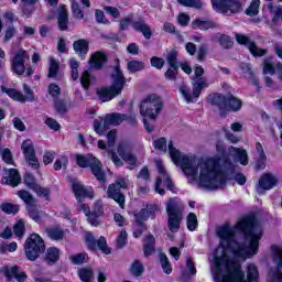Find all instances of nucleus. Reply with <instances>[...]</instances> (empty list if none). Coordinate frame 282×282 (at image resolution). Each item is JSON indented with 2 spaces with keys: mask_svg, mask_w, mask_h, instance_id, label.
<instances>
[{
  "mask_svg": "<svg viewBox=\"0 0 282 282\" xmlns=\"http://www.w3.org/2000/svg\"><path fill=\"white\" fill-rule=\"evenodd\" d=\"M167 151L174 164L181 166L184 175L189 183L198 182L202 188H224L226 178L235 180L237 184L243 186L246 176L235 173L237 165L230 160H217L213 158H197L195 155H182L180 150L173 145L172 141L167 143Z\"/></svg>",
  "mask_w": 282,
  "mask_h": 282,
  "instance_id": "obj_1",
  "label": "nucleus"
},
{
  "mask_svg": "<svg viewBox=\"0 0 282 282\" xmlns=\"http://www.w3.org/2000/svg\"><path fill=\"white\" fill-rule=\"evenodd\" d=\"M112 85L110 87L100 88L97 90V94L102 102H109L116 96H120L122 94V89H124V75L122 74V69L120 66H115L111 74Z\"/></svg>",
  "mask_w": 282,
  "mask_h": 282,
  "instance_id": "obj_2",
  "label": "nucleus"
},
{
  "mask_svg": "<svg viewBox=\"0 0 282 282\" xmlns=\"http://www.w3.org/2000/svg\"><path fill=\"white\" fill-rule=\"evenodd\" d=\"M194 74L195 76L192 80V85H193L192 93H191V88H188L187 86L180 87V91L184 100H186V102L188 104L197 102V98L202 96V89H206V87H208V80L202 77L204 76V68L202 66H196Z\"/></svg>",
  "mask_w": 282,
  "mask_h": 282,
  "instance_id": "obj_3",
  "label": "nucleus"
},
{
  "mask_svg": "<svg viewBox=\"0 0 282 282\" xmlns=\"http://www.w3.org/2000/svg\"><path fill=\"white\" fill-rule=\"evenodd\" d=\"M167 214V227L171 232H177L184 219V203L180 198H170L165 203Z\"/></svg>",
  "mask_w": 282,
  "mask_h": 282,
  "instance_id": "obj_4",
  "label": "nucleus"
},
{
  "mask_svg": "<svg viewBox=\"0 0 282 282\" xmlns=\"http://www.w3.org/2000/svg\"><path fill=\"white\" fill-rule=\"evenodd\" d=\"M164 100L158 94L145 96L140 104V115L148 120H158V116L162 113Z\"/></svg>",
  "mask_w": 282,
  "mask_h": 282,
  "instance_id": "obj_5",
  "label": "nucleus"
},
{
  "mask_svg": "<svg viewBox=\"0 0 282 282\" xmlns=\"http://www.w3.org/2000/svg\"><path fill=\"white\" fill-rule=\"evenodd\" d=\"M24 252L29 261H36L45 252V241L37 234H32L25 241Z\"/></svg>",
  "mask_w": 282,
  "mask_h": 282,
  "instance_id": "obj_6",
  "label": "nucleus"
},
{
  "mask_svg": "<svg viewBox=\"0 0 282 282\" xmlns=\"http://www.w3.org/2000/svg\"><path fill=\"white\" fill-rule=\"evenodd\" d=\"M75 160L78 166H80V169H87V166H89L96 180H98L99 182H105V172L102 171L100 161H98V159H96L94 155L76 154Z\"/></svg>",
  "mask_w": 282,
  "mask_h": 282,
  "instance_id": "obj_7",
  "label": "nucleus"
},
{
  "mask_svg": "<svg viewBox=\"0 0 282 282\" xmlns=\"http://www.w3.org/2000/svg\"><path fill=\"white\" fill-rule=\"evenodd\" d=\"M120 188H129V178H117L115 183L109 185L107 196L119 204L120 208H124V195L120 192Z\"/></svg>",
  "mask_w": 282,
  "mask_h": 282,
  "instance_id": "obj_8",
  "label": "nucleus"
},
{
  "mask_svg": "<svg viewBox=\"0 0 282 282\" xmlns=\"http://www.w3.org/2000/svg\"><path fill=\"white\" fill-rule=\"evenodd\" d=\"M212 6L220 14H239V12L243 11L239 0H212Z\"/></svg>",
  "mask_w": 282,
  "mask_h": 282,
  "instance_id": "obj_9",
  "label": "nucleus"
},
{
  "mask_svg": "<svg viewBox=\"0 0 282 282\" xmlns=\"http://www.w3.org/2000/svg\"><path fill=\"white\" fill-rule=\"evenodd\" d=\"M155 165L158 169L159 176L156 178L155 183V192L159 193V195H164L166 192L163 186H166L169 191H173V181L171 180V175H169V172H166V169H164V163H162L161 160H155Z\"/></svg>",
  "mask_w": 282,
  "mask_h": 282,
  "instance_id": "obj_10",
  "label": "nucleus"
},
{
  "mask_svg": "<svg viewBox=\"0 0 282 282\" xmlns=\"http://www.w3.org/2000/svg\"><path fill=\"white\" fill-rule=\"evenodd\" d=\"M30 61V54L28 51L20 48L11 53V69L17 76H23L25 74V62Z\"/></svg>",
  "mask_w": 282,
  "mask_h": 282,
  "instance_id": "obj_11",
  "label": "nucleus"
},
{
  "mask_svg": "<svg viewBox=\"0 0 282 282\" xmlns=\"http://www.w3.org/2000/svg\"><path fill=\"white\" fill-rule=\"evenodd\" d=\"M2 91L7 94L9 98H12V100H17V102H33L34 100V91L26 84H23V91L25 96L14 88L2 87Z\"/></svg>",
  "mask_w": 282,
  "mask_h": 282,
  "instance_id": "obj_12",
  "label": "nucleus"
},
{
  "mask_svg": "<svg viewBox=\"0 0 282 282\" xmlns=\"http://www.w3.org/2000/svg\"><path fill=\"white\" fill-rule=\"evenodd\" d=\"M271 250L273 252L272 260L276 267V270L271 272V282H282V249L276 246H272Z\"/></svg>",
  "mask_w": 282,
  "mask_h": 282,
  "instance_id": "obj_13",
  "label": "nucleus"
},
{
  "mask_svg": "<svg viewBox=\"0 0 282 282\" xmlns=\"http://www.w3.org/2000/svg\"><path fill=\"white\" fill-rule=\"evenodd\" d=\"M22 151L30 166H32V169H39V159H36V151L34 150L32 140L26 139L22 142Z\"/></svg>",
  "mask_w": 282,
  "mask_h": 282,
  "instance_id": "obj_14",
  "label": "nucleus"
},
{
  "mask_svg": "<svg viewBox=\"0 0 282 282\" xmlns=\"http://www.w3.org/2000/svg\"><path fill=\"white\" fill-rule=\"evenodd\" d=\"M276 184H279V178L274 174L264 173L259 180L257 193L263 195V191H272Z\"/></svg>",
  "mask_w": 282,
  "mask_h": 282,
  "instance_id": "obj_15",
  "label": "nucleus"
},
{
  "mask_svg": "<svg viewBox=\"0 0 282 282\" xmlns=\"http://www.w3.org/2000/svg\"><path fill=\"white\" fill-rule=\"evenodd\" d=\"M235 39L237 43H239V45H245L246 47H248L252 56H265L267 51L258 47V45L254 42L250 41L248 36L236 33Z\"/></svg>",
  "mask_w": 282,
  "mask_h": 282,
  "instance_id": "obj_16",
  "label": "nucleus"
},
{
  "mask_svg": "<svg viewBox=\"0 0 282 282\" xmlns=\"http://www.w3.org/2000/svg\"><path fill=\"white\" fill-rule=\"evenodd\" d=\"M130 122L133 124L135 122V115H122V113H111L107 115L105 118V127H109L113 124L118 127V124H122V122Z\"/></svg>",
  "mask_w": 282,
  "mask_h": 282,
  "instance_id": "obj_17",
  "label": "nucleus"
},
{
  "mask_svg": "<svg viewBox=\"0 0 282 282\" xmlns=\"http://www.w3.org/2000/svg\"><path fill=\"white\" fill-rule=\"evenodd\" d=\"M117 151L121 160H123V162H127L128 164H131V166H133L138 162V159L135 158V155H133V147L131 145V143H120Z\"/></svg>",
  "mask_w": 282,
  "mask_h": 282,
  "instance_id": "obj_18",
  "label": "nucleus"
},
{
  "mask_svg": "<svg viewBox=\"0 0 282 282\" xmlns=\"http://www.w3.org/2000/svg\"><path fill=\"white\" fill-rule=\"evenodd\" d=\"M24 184L31 188L32 191H34L36 193V195H39V197H44L45 199H48L50 197V189L42 187L41 185L36 184V180L34 178V176H32V174L26 173L24 175Z\"/></svg>",
  "mask_w": 282,
  "mask_h": 282,
  "instance_id": "obj_19",
  "label": "nucleus"
},
{
  "mask_svg": "<svg viewBox=\"0 0 282 282\" xmlns=\"http://www.w3.org/2000/svg\"><path fill=\"white\" fill-rule=\"evenodd\" d=\"M86 243L90 250H96V246H97V248H99V250H101L104 254H111V249H109V247L107 246V239H105V237H100L96 241V239L91 234H87Z\"/></svg>",
  "mask_w": 282,
  "mask_h": 282,
  "instance_id": "obj_20",
  "label": "nucleus"
},
{
  "mask_svg": "<svg viewBox=\"0 0 282 282\" xmlns=\"http://www.w3.org/2000/svg\"><path fill=\"white\" fill-rule=\"evenodd\" d=\"M72 189H73V193H74L77 202H83V199H85V197H89L90 199L94 198V192H91V189L85 187V185H83V183H80L78 181H74L72 183Z\"/></svg>",
  "mask_w": 282,
  "mask_h": 282,
  "instance_id": "obj_21",
  "label": "nucleus"
},
{
  "mask_svg": "<svg viewBox=\"0 0 282 282\" xmlns=\"http://www.w3.org/2000/svg\"><path fill=\"white\" fill-rule=\"evenodd\" d=\"M108 58H109V55L106 52L97 51L91 53L88 63L93 69H102Z\"/></svg>",
  "mask_w": 282,
  "mask_h": 282,
  "instance_id": "obj_22",
  "label": "nucleus"
},
{
  "mask_svg": "<svg viewBox=\"0 0 282 282\" xmlns=\"http://www.w3.org/2000/svg\"><path fill=\"white\" fill-rule=\"evenodd\" d=\"M132 28L135 32H140V34H142L147 40L153 36V31L151 30V26H149V24H147V21H144V19L142 18L132 21Z\"/></svg>",
  "mask_w": 282,
  "mask_h": 282,
  "instance_id": "obj_23",
  "label": "nucleus"
},
{
  "mask_svg": "<svg viewBox=\"0 0 282 282\" xmlns=\"http://www.w3.org/2000/svg\"><path fill=\"white\" fill-rule=\"evenodd\" d=\"M228 154L231 155L236 162L242 164V166H248V152L245 149L231 147L228 149Z\"/></svg>",
  "mask_w": 282,
  "mask_h": 282,
  "instance_id": "obj_24",
  "label": "nucleus"
},
{
  "mask_svg": "<svg viewBox=\"0 0 282 282\" xmlns=\"http://www.w3.org/2000/svg\"><path fill=\"white\" fill-rule=\"evenodd\" d=\"M209 101L215 107H218L221 116H224V111L228 109V97H225L224 95H220V94H215L209 96Z\"/></svg>",
  "mask_w": 282,
  "mask_h": 282,
  "instance_id": "obj_25",
  "label": "nucleus"
},
{
  "mask_svg": "<svg viewBox=\"0 0 282 282\" xmlns=\"http://www.w3.org/2000/svg\"><path fill=\"white\" fill-rule=\"evenodd\" d=\"M57 23L58 29L62 30V32H65L67 25H69V15L67 14V7L65 4H62L58 8Z\"/></svg>",
  "mask_w": 282,
  "mask_h": 282,
  "instance_id": "obj_26",
  "label": "nucleus"
},
{
  "mask_svg": "<svg viewBox=\"0 0 282 282\" xmlns=\"http://www.w3.org/2000/svg\"><path fill=\"white\" fill-rule=\"evenodd\" d=\"M73 48L80 58H85L89 53V42L85 39L77 40L74 42Z\"/></svg>",
  "mask_w": 282,
  "mask_h": 282,
  "instance_id": "obj_27",
  "label": "nucleus"
},
{
  "mask_svg": "<svg viewBox=\"0 0 282 282\" xmlns=\"http://www.w3.org/2000/svg\"><path fill=\"white\" fill-rule=\"evenodd\" d=\"M58 259H61V251L58 250V248L50 247L45 252L44 261H46V263H48L50 265H54V263H56Z\"/></svg>",
  "mask_w": 282,
  "mask_h": 282,
  "instance_id": "obj_28",
  "label": "nucleus"
},
{
  "mask_svg": "<svg viewBox=\"0 0 282 282\" xmlns=\"http://www.w3.org/2000/svg\"><path fill=\"white\" fill-rule=\"evenodd\" d=\"M143 252L144 257H151L155 252V237L149 235L143 241Z\"/></svg>",
  "mask_w": 282,
  "mask_h": 282,
  "instance_id": "obj_29",
  "label": "nucleus"
},
{
  "mask_svg": "<svg viewBox=\"0 0 282 282\" xmlns=\"http://www.w3.org/2000/svg\"><path fill=\"white\" fill-rule=\"evenodd\" d=\"M193 30H213V28H217V23L213 21H206V20H194L192 22Z\"/></svg>",
  "mask_w": 282,
  "mask_h": 282,
  "instance_id": "obj_30",
  "label": "nucleus"
},
{
  "mask_svg": "<svg viewBox=\"0 0 282 282\" xmlns=\"http://www.w3.org/2000/svg\"><path fill=\"white\" fill-rule=\"evenodd\" d=\"M256 150L259 155V160L256 164V169L257 171H261L265 169V161L268 160V158L265 156V152L263 151V145L261 143L259 142L256 143Z\"/></svg>",
  "mask_w": 282,
  "mask_h": 282,
  "instance_id": "obj_31",
  "label": "nucleus"
},
{
  "mask_svg": "<svg viewBox=\"0 0 282 282\" xmlns=\"http://www.w3.org/2000/svg\"><path fill=\"white\" fill-rule=\"evenodd\" d=\"M242 102L239 98L229 95L227 97V108L226 111H239L241 109Z\"/></svg>",
  "mask_w": 282,
  "mask_h": 282,
  "instance_id": "obj_32",
  "label": "nucleus"
},
{
  "mask_svg": "<svg viewBox=\"0 0 282 282\" xmlns=\"http://www.w3.org/2000/svg\"><path fill=\"white\" fill-rule=\"evenodd\" d=\"M46 234L53 241H61L65 237V231L58 228H50L46 230Z\"/></svg>",
  "mask_w": 282,
  "mask_h": 282,
  "instance_id": "obj_33",
  "label": "nucleus"
},
{
  "mask_svg": "<svg viewBox=\"0 0 282 282\" xmlns=\"http://www.w3.org/2000/svg\"><path fill=\"white\" fill-rule=\"evenodd\" d=\"M0 209L7 215H17V213L20 210V206L12 203H2L0 204Z\"/></svg>",
  "mask_w": 282,
  "mask_h": 282,
  "instance_id": "obj_34",
  "label": "nucleus"
},
{
  "mask_svg": "<svg viewBox=\"0 0 282 282\" xmlns=\"http://www.w3.org/2000/svg\"><path fill=\"white\" fill-rule=\"evenodd\" d=\"M147 67V65L144 64V62H140V61H130L127 64V68L128 70H130L132 74H135V72H142V69H144Z\"/></svg>",
  "mask_w": 282,
  "mask_h": 282,
  "instance_id": "obj_35",
  "label": "nucleus"
},
{
  "mask_svg": "<svg viewBox=\"0 0 282 282\" xmlns=\"http://www.w3.org/2000/svg\"><path fill=\"white\" fill-rule=\"evenodd\" d=\"M130 272L134 276H142L144 274V264L140 260H134L131 264Z\"/></svg>",
  "mask_w": 282,
  "mask_h": 282,
  "instance_id": "obj_36",
  "label": "nucleus"
},
{
  "mask_svg": "<svg viewBox=\"0 0 282 282\" xmlns=\"http://www.w3.org/2000/svg\"><path fill=\"white\" fill-rule=\"evenodd\" d=\"M18 196L26 204V208L33 206V204H36V199H34V197H32V194H30V192L28 191H19Z\"/></svg>",
  "mask_w": 282,
  "mask_h": 282,
  "instance_id": "obj_37",
  "label": "nucleus"
},
{
  "mask_svg": "<svg viewBox=\"0 0 282 282\" xmlns=\"http://www.w3.org/2000/svg\"><path fill=\"white\" fill-rule=\"evenodd\" d=\"M26 210L33 221H36L37 224L41 221V212H39L36 203H33L31 206L26 207Z\"/></svg>",
  "mask_w": 282,
  "mask_h": 282,
  "instance_id": "obj_38",
  "label": "nucleus"
},
{
  "mask_svg": "<svg viewBox=\"0 0 282 282\" xmlns=\"http://www.w3.org/2000/svg\"><path fill=\"white\" fill-rule=\"evenodd\" d=\"M247 279L249 282L257 281L259 279V269L254 263H251L247 268Z\"/></svg>",
  "mask_w": 282,
  "mask_h": 282,
  "instance_id": "obj_39",
  "label": "nucleus"
},
{
  "mask_svg": "<svg viewBox=\"0 0 282 282\" xmlns=\"http://www.w3.org/2000/svg\"><path fill=\"white\" fill-rule=\"evenodd\" d=\"M135 217V221L138 223L137 228H144V221H147V219H150L149 216V212L141 209L139 214L134 215Z\"/></svg>",
  "mask_w": 282,
  "mask_h": 282,
  "instance_id": "obj_40",
  "label": "nucleus"
},
{
  "mask_svg": "<svg viewBox=\"0 0 282 282\" xmlns=\"http://www.w3.org/2000/svg\"><path fill=\"white\" fill-rule=\"evenodd\" d=\"M2 272H3L4 276L8 279V281H12V279L17 278V274L19 272V268L17 265L3 267Z\"/></svg>",
  "mask_w": 282,
  "mask_h": 282,
  "instance_id": "obj_41",
  "label": "nucleus"
},
{
  "mask_svg": "<svg viewBox=\"0 0 282 282\" xmlns=\"http://www.w3.org/2000/svg\"><path fill=\"white\" fill-rule=\"evenodd\" d=\"M159 259L165 274H171V272H173V268L171 267L169 258L164 253H160Z\"/></svg>",
  "mask_w": 282,
  "mask_h": 282,
  "instance_id": "obj_42",
  "label": "nucleus"
},
{
  "mask_svg": "<svg viewBox=\"0 0 282 282\" xmlns=\"http://www.w3.org/2000/svg\"><path fill=\"white\" fill-rule=\"evenodd\" d=\"M259 6H261V0H252L249 8L246 10L248 17H257L259 14Z\"/></svg>",
  "mask_w": 282,
  "mask_h": 282,
  "instance_id": "obj_43",
  "label": "nucleus"
},
{
  "mask_svg": "<svg viewBox=\"0 0 282 282\" xmlns=\"http://www.w3.org/2000/svg\"><path fill=\"white\" fill-rule=\"evenodd\" d=\"M8 182H10V184L13 186H19V182H21V175L19 174V171L14 169H10L9 175H8Z\"/></svg>",
  "mask_w": 282,
  "mask_h": 282,
  "instance_id": "obj_44",
  "label": "nucleus"
},
{
  "mask_svg": "<svg viewBox=\"0 0 282 282\" xmlns=\"http://www.w3.org/2000/svg\"><path fill=\"white\" fill-rule=\"evenodd\" d=\"M263 74L273 76V74H279V66L274 67L271 61L265 59L263 64Z\"/></svg>",
  "mask_w": 282,
  "mask_h": 282,
  "instance_id": "obj_45",
  "label": "nucleus"
},
{
  "mask_svg": "<svg viewBox=\"0 0 282 282\" xmlns=\"http://www.w3.org/2000/svg\"><path fill=\"white\" fill-rule=\"evenodd\" d=\"M79 279L83 282H91V279H94V271L89 268L80 269L79 272Z\"/></svg>",
  "mask_w": 282,
  "mask_h": 282,
  "instance_id": "obj_46",
  "label": "nucleus"
},
{
  "mask_svg": "<svg viewBox=\"0 0 282 282\" xmlns=\"http://www.w3.org/2000/svg\"><path fill=\"white\" fill-rule=\"evenodd\" d=\"M72 12L75 19H79V20L85 19V13L80 9V6L78 4V0H73Z\"/></svg>",
  "mask_w": 282,
  "mask_h": 282,
  "instance_id": "obj_47",
  "label": "nucleus"
},
{
  "mask_svg": "<svg viewBox=\"0 0 282 282\" xmlns=\"http://www.w3.org/2000/svg\"><path fill=\"white\" fill-rule=\"evenodd\" d=\"M56 74H58V62L50 57L48 78H56Z\"/></svg>",
  "mask_w": 282,
  "mask_h": 282,
  "instance_id": "obj_48",
  "label": "nucleus"
},
{
  "mask_svg": "<svg viewBox=\"0 0 282 282\" xmlns=\"http://www.w3.org/2000/svg\"><path fill=\"white\" fill-rule=\"evenodd\" d=\"M13 232L15 237H18L19 239H22L23 235H25V223H23V220L18 221L13 226Z\"/></svg>",
  "mask_w": 282,
  "mask_h": 282,
  "instance_id": "obj_49",
  "label": "nucleus"
},
{
  "mask_svg": "<svg viewBox=\"0 0 282 282\" xmlns=\"http://www.w3.org/2000/svg\"><path fill=\"white\" fill-rule=\"evenodd\" d=\"M269 10L271 14H273V23H279V21L282 19V9L280 7H273L272 4H269Z\"/></svg>",
  "mask_w": 282,
  "mask_h": 282,
  "instance_id": "obj_50",
  "label": "nucleus"
},
{
  "mask_svg": "<svg viewBox=\"0 0 282 282\" xmlns=\"http://www.w3.org/2000/svg\"><path fill=\"white\" fill-rule=\"evenodd\" d=\"M177 2L185 8H196L198 10L203 6L202 0H177Z\"/></svg>",
  "mask_w": 282,
  "mask_h": 282,
  "instance_id": "obj_51",
  "label": "nucleus"
},
{
  "mask_svg": "<svg viewBox=\"0 0 282 282\" xmlns=\"http://www.w3.org/2000/svg\"><path fill=\"white\" fill-rule=\"evenodd\" d=\"M198 226L197 215L195 213H189L187 216V228L193 232Z\"/></svg>",
  "mask_w": 282,
  "mask_h": 282,
  "instance_id": "obj_52",
  "label": "nucleus"
},
{
  "mask_svg": "<svg viewBox=\"0 0 282 282\" xmlns=\"http://www.w3.org/2000/svg\"><path fill=\"white\" fill-rule=\"evenodd\" d=\"M69 261L74 263V265H80L86 263L87 261V253H77L69 257Z\"/></svg>",
  "mask_w": 282,
  "mask_h": 282,
  "instance_id": "obj_53",
  "label": "nucleus"
},
{
  "mask_svg": "<svg viewBox=\"0 0 282 282\" xmlns=\"http://www.w3.org/2000/svg\"><path fill=\"white\" fill-rule=\"evenodd\" d=\"M80 84L84 89H89V85L91 84V75L89 70H84L80 77Z\"/></svg>",
  "mask_w": 282,
  "mask_h": 282,
  "instance_id": "obj_54",
  "label": "nucleus"
},
{
  "mask_svg": "<svg viewBox=\"0 0 282 282\" xmlns=\"http://www.w3.org/2000/svg\"><path fill=\"white\" fill-rule=\"evenodd\" d=\"M153 147L154 149H156V151H161V153H166V138L156 139L153 142Z\"/></svg>",
  "mask_w": 282,
  "mask_h": 282,
  "instance_id": "obj_55",
  "label": "nucleus"
},
{
  "mask_svg": "<svg viewBox=\"0 0 282 282\" xmlns=\"http://www.w3.org/2000/svg\"><path fill=\"white\" fill-rule=\"evenodd\" d=\"M177 69H178V67L170 66V68L164 74L165 79L166 80H177Z\"/></svg>",
  "mask_w": 282,
  "mask_h": 282,
  "instance_id": "obj_56",
  "label": "nucleus"
},
{
  "mask_svg": "<svg viewBox=\"0 0 282 282\" xmlns=\"http://www.w3.org/2000/svg\"><path fill=\"white\" fill-rule=\"evenodd\" d=\"M166 62L169 63L170 67H180L177 65V52L171 51L167 54Z\"/></svg>",
  "mask_w": 282,
  "mask_h": 282,
  "instance_id": "obj_57",
  "label": "nucleus"
},
{
  "mask_svg": "<svg viewBox=\"0 0 282 282\" xmlns=\"http://www.w3.org/2000/svg\"><path fill=\"white\" fill-rule=\"evenodd\" d=\"M219 43L224 50H229V47L232 45V37L228 35H220Z\"/></svg>",
  "mask_w": 282,
  "mask_h": 282,
  "instance_id": "obj_58",
  "label": "nucleus"
},
{
  "mask_svg": "<svg viewBox=\"0 0 282 282\" xmlns=\"http://www.w3.org/2000/svg\"><path fill=\"white\" fill-rule=\"evenodd\" d=\"M150 63L152 65V67H155V69H162V67H164V58L162 57H158V56H153L150 59Z\"/></svg>",
  "mask_w": 282,
  "mask_h": 282,
  "instance_id": "obj_59",
  "label": "nucleus"
},
{
  "mask_svg": "<svg viewBox=\"0 0 282 282\" xmlns=\"http://www.w3.org/2000/svg\"><path fill=\"white\" fill-rule=\"evenodd\" d=\"M14 34H17V29H14V26H8L4 32L3 43H10V40L14 37Z\"/></svg>",
  "mask_w": 282,
  "mask_h": 282,
  "instance_id": "obj_60",
  "label": "nucleus"
},
{
  "mask_svg": "<svg viewBox=\"0 0 282 282\" xmlns=\"http://www.w3.org/2000/svg\"><path fill=\"white\" fill-rule=\"evenodd\" d=\"M127 232L122 230L117 237V248H124L127 246Z\"/></svg>",
  "mask_w": 282,
  "mask_h": 282,
  "instance_id": "obj_61",
  "label": "nucleus"
},
{
  "mask_svg": "<svg viewBox=\"0 0 282 282\" xmlns=\"http://www.w3.org/2000/svg\"><path fill=\"white\" fill-rule=\"evenodd\" d=\"M109 126H105V121L102 124V121L99 120H95L94 122V129L96 131V133H98V135H102V133H105V129H107Z\"/></svg>",
  "mask_w": 282,
  "mask_h": 282,
  "instance_id": "obj_62",
  "label": "nucleus"
},
{
  "mask_svg": "<svg viewBox=\"0 0 282 282\" xmlns=\"http://www.w3.org/2000/svg\"><path fill=\"white\" fill-rule=\"evenodd\" d=\"M133 14L128 15L127 18L122 19L120 22V29L127 30L129 25H133Z\"/></svg>",
  "mask_w": 282,
  "mask_h": 282,
  "instance_id": "obj_63",
  "label": "nucleus"
},
{
  "mask_svg": "<svg viewBox=\"0 0 282 282\" xmlns=\"http://www.w3.org/2000/svg\"><path fill=\"white\" fill-rule=\"evenodd\" d=\"M2 155V160L3 162H6V164H12L13 160H12V152H10V150L4 149L1 152Z\"/></svg>",
  "mask_w": 282,
  "mask_h": 282,
  "instance_id": "obj_64",
  "label": "nucleus"
}]
</instances>
